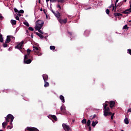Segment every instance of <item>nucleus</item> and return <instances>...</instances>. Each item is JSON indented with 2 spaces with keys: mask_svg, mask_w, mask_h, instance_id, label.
<instances>
[{
  "mask_svg": "<svg viewBox=\"0 0 131 131\" xmlns=\"http://www.w3.org/2000/svg\"><path fill=\"white\" fill-rule=\"evenodd\" d=\"M29 57L30 56H27V55H25L24 59V64H30V63L32 62V60H31V59H32V57H31V58Z\"/></svg>",
  "mask_w": 131,
  "mask_h": 131,
  "instance_id": "nucleus-1",
  "label": "nucleus"
},
{
  "mask_svg": "<svg viewBox=\"0 0 131 131\" xmlns=\"http://www.w3.org/2000/svg\"><path fill=\"white\" fill-rule=\"evenodd\" d=\"M112 115V112H110V108L109 107L104 108V116L106 117Z\"/></svg>",
  "mask_w": 131,
  "mask_h": 131,
  "instance_id": "nucleus-2",
  "label": "nucleus"
},
{
  "mask_svg": "<svg viewBox=\"0 0 131 131\" xmlns=\"http://www.w3.org/2000/svg\"><path fill=\"white\" fill-rule=\"evenodd\" d=\"M43 21L41 20H38L36 21V26L35 27L42 28L43 26Z\"/></svg>",
  "mask_w": 131,
  "mask_h": 131,
  "instance_id": "nucleus-3",
  "label": "nucleus"
},
{
  "mask_svg": "<svg viewBox=\"0 0 131 131\" xmlns=\"http://www.w3.org/2000/svg\"><path fill=\"white\" fill-rule=\"evenodd\" d=\"M24 43V41H21L19 44H18L16 46H15L16 49H18L22 52V48L23 47V44Z\"/></svg>",
  "mask_w": 131,
  "mask_h": 131,
  "instance_id": "nucleus-4",
  "label": "nucleus"
},
{
  "mask_svg": "<svg viewBox=\"0 0 131 131\" xmlns=\"http://www.w3.org/2000/svg\"><path fill=\"white\" fill-rule=\"evenodd\" d=\"M10 120H14V116H13L12 114H8L6 118V120L7 122H10Z\"/></svg>",
  "mask_w": 131,
  "mask_h": 131,
  "instance_id": "nucleus-5",
  "label": "nucleus"
},
{
  "mask_svg": "<svg viewBox=\"0 0 131 131\" xmlns=\"http://www.w3.org/2000/svg\"><path fill=\"white\" fill-rule=\"evenodd\" d=\"M34 51H35V55L37 56H41V53L38 51V48L36 47H33Z\"/></svg>",
  "mask_w": 131,
  "mask_h": 131,
  "instance_id": "nucleus-6",
  "label": "nucleus"
},
{
  "mask_svg": "<svg viewBox=\"0 0 131 131\" xmlns=\"http://www.w3.org/2000/svg\"><path fill=\"white\" fill-rule=\"evenodd\" d=\"M130 3V8L125 10V11H123L122 13V14H130L131 13V2H129Z\"/></svg>",
  "mask_w": 131,
  "mask_h": 131,
  "instance_id": "nucleus-7",
  "label": "nucleus"
},
{
  "mask_svg": "<svg viewBox=\"0 0 131 131\" xmlns=\"http://www.w3.org/2000/svg\"><path fill=\"white\" fill-rule=\"evenodd\" d=\"M62 127H63V129L66 131L70 130V127H69V126L67 125L65 123L62 124Z\"/></svg>",
  "mask_w": 131,
  "mask_h": 131,
  "instance_id": "nucleus-8",
  "label": "nucleus"
},
{
  "mask_svg": "<svg viewBox=\"0 0 131 131\" xmlns=\"http://www.w3.org/2000/svg\"><path fill=\"white\" fill-rule=\"evenodd\" d=\"M26 129L29 131H39L37 128L33 127H27Z\"/></svg>",
  "mask_w": 131,
  "mask_h": 131,
  "instance_id": "nucleus-9",
  "label": "nucleus"
},
{
  "mask_svg": "<svg viewBox=\"0 0 131 131\" xmlns=\"http://www.w3.org/2000/svg\"><path fill=\"white\" fill-rule=\"evenodd\" d=\"M54 15L55 17H56V18H57L58 21H59V19L61 18V13H60V12H59L58 11L54 13Z\"/></svg>",
  "mask_w": 131,
  "mask_h": 131,
  "instance_id": "nucleus-10",
  "label": "nucleus"
},
{
  "mask_svg": "<svg viewBox=\"0 0 131 131\" xmlns=\"http://www.w3.org/2000/svg\"><path fill=\"white\" fill-rule=\"evenodd\" d=\"M58 21L60 24H66L67 23V18H66L64 19H62V18L59 19Z\"/></svg>",
  "mask_w": 131,
  "mask_h": 131,
  "instance_id": "nucleus-11",
  "label": "nucleus"
},
{
  "mask_svg": "<svg viewBox=\"0 0 131 131\" xmlns=\"http://www.w3.org/2000/svg\"><path fill=\"white\" fill-rule=\"evenodd\" d=\"M108 104H110V107L112 109L114 106H115V101H111L110 102H108Z\"/></svg>",
  "mask_w": 131,
  "mask_h": 131,
  "instance_id": "nucleus-12",
  "label": "nucleus"
},
{
  "mask_svg": "<svg viewBox=\"0 0 131 131\" xmlns=\"http://www.w3.org/2000/svg\"><path fill=\"white\" fill-rule=\"evenodd\" d=\"M49 118H52V119L55 120V121H57L58 120V119H57V116H56V115H50L49 116Z\"/></svg>",
  "mask_w": 131,
  "mask_h": 131,
  "instance_id": "nucleus-13",
  "label": "nucleus"
},
{
  "mask_svg": "<svg viewBox=\"0 0 131 131\" xmlns=\"http://www.w3.org/2000/svg\"><path fill=\"white\" fill-rule=\"evenodd\" d=\"M42 77L44 81H47V80H48L49 78V76H48V75L45 74L42 75Z\"/></svg>",
  "mask_w": 131,
  "mask_h": 131,
  "instance_id": "nucleus-14",
  "label": "nucleus"
},
{
  "mask_svg": "<svg viewBox=\"0 0 131 131\" xmlns=\"http://www.w3.org/2000/svg\"><path fill=\"white\" fill-rule=\"evenodd\" d=\"M5 42H6V43H9V42H11V36H7V39Z\"/></svg>",
  "mask_w": 131,
  "mask_h": 131,
  "instance_id": "nucleus-15",
  "label": "nucleus"
},
{
  "mask_svg": "<svg viewBox=\"0 0 131 131\" xmlns=\"http://www.w3.org/2000/svg\"><path fill=\"white\" fill-rule=\"evenodd\" d=\"M42 28H40V27H35V29H36V30H38V32H39V33H41V34H43V33L42 31H41V30H40V29Z\"/></svg>",
  "mask_w": 131,
  "mask_h": 131,
  "instance_id": "nucleus-16",
  "label": "nucleus"
},
{
  "mask_svg": "<svg viewBox=\"0 0 131 131\" xmlns=\"http://www.w3.org/2000/svg\"><path fill=\"white\" fill-rule=\"evenodd\" d=\"M59 99L61 100L62 103H65V98L64 96H63V95H60L59 96Z\"/></svg>",
  "mask_w": 131,
  "mask_h": 131,
  "instance_id": "nucleus-17",
  "label": "nucleus"
},
{
  "mask_svg": "<svg viewBox=\"0 0 131 131\" xmlns=\"http://www.w3.org/2000/svg\"><path fill=\"white\" fill-rule=\"evenodd\" d=\"M35 33H36V35H38L39 37H40L41 39L43 38V35H42L41 34H40L38 32H35Z\"/></svg>",
  "mask_w": 131,
  "mask_h": 131,
  "instance_id": "nucleus-18",
  "label": "nucleus"
},
{
  "mask_svg": "<svg viewBox=\"0 0 131 131\" xmlns=\"http://www.w3.org/2000/svg\"><path fill=\"white\" fill-rule=\"evenodd\" d=\"M27 52V54L25 55V56H27V57H30V53H31V50L30 49H28Z\"/></svg>",
  "mask_w": 131,
  "mask_h": 131,
  "instance_id": "nucleus-19",
  "label": "nucleus"
},
{
  "mask_svg": "<svg viewBox=\"0 0 131 131\" xmlns=\"http://www.w3.org/2000/svg\"><path fill=\"white\" fill-rule=\"evenodd\" d=\"M114 15L115 16V17H118V18H119V16H122V14H121V13H114Z\"/></svg>",
  "mask_w": 131,
  "mask_h": 131,
  "instance_id": "nucleus-20",
  "label": "nucleus"
},
{
  "mask_svg": "<svg viewBox=\"0 0 131 131\" xmlns=\"http://www.w3.org/2000/svg\"><path fill=\"white\" fill-rule=\"evenodd\" d=\"M11 23L12 25H16V24H17V21L13 20V19H11Z\"/></svg>",
  "mask_w": 131,
  "mask_h": 131,
  "instance_id": "nucleus-21",
  "label": "nucleus"
},
{
  "mask_svg": "<svg viewBox=\"0 0 131 131\" xmlns=\"http://www.w3.org/2000/svg\"><path fill=\"white\" fill-rule=\"evenodd\" d=\"M8 122L6 121V122H3L2 123V126H3V128H6V126H7V125H8Z\"/></svg>",
  "mask_w": 131,
  "mask_h": 131,
  "instance_id": "nucleus-22",
  "label": "nucleus"
},
{
  "mask_svg": "<svg viewBox=\"0 0 131 131\" xmlns=\"http://www.w3.org/2000/svg\"><path fill=\"white\" fill-rule=\"evenodd\" d=\"M45 81V84H44L45 88H48V86H50V83H49V82H47V81Z\"/></svg>",
  "mask_w": 131,
  "mask_h": 131,
  "instance_id": "nucleus-23",
  "label": "nucleus"
},
{
  "mask_svg": "<svg viewBox=\"0 0 131 131\" xmlns=\"http://www.w3.org/2000/svg\"><path fill=\"white\" fill-rule=\"evenodd\" d=\"M60 111H61L62 113H65L66 112V109H65V108L63 107L62 106H61Z\"/></svg>",
  "mask_w": 131,
  "mask_h": 131,
  "instance_id": "nucleus-24",
  "label": "nucleus"
},
{
  "mask_svg": "<svg viewBox=\"0 0 131 131\" xmlns=\"http://www.w3.org/2000/svg\"><path fill=\"white\" fill-rule=\"evenodd\" d=\"M4 42V38H3V35L2 34H0V42Z\"/></svg>",
  "mask_w": 131,
  "mask_h": 131,
  "instance_id": "nucleus-25",
  "label": "nucleus"
},
{
  "mask_svg": "<svg viewBox=\"0 0 131 131\" xmlns=\"http://www.w3.org/2000/svg\"><path fill=\"white\" fill-rule=\"evenodd\" d=\"M124 122L125 124H128V123H129V122L128 121V119H127V118H126L124 119Z\"/></svg>",
  "mask_w": 131,
  "mask_h": 131,
  "instance_id": "nucleus-26",
  "label": "nucleus"
},
{
  "mask_svg": "<svg viewBox=\"0 0 131 131\" xmlns=\"http://www.w3.org/2000/svg\"><path fill=\"white\" fill-rule=\"evenodd\" d=\"M86 123L87 126H91V120H88Z\"/></svg>",
  "mask_w": 131,
  "mask_h": 131,
  "instance_id": "nucleus-27",
  "label": "nucleus"
},
{
  "mask_svg": "<svg viewBox=\"0 0 131 131\" xmlns=\"http://www.w3.org/2000/svg\"><path fill=\"white\" fill-rule=\"evenodd\" d=\"M81 122L83 124H85L86 123V119H83L82 121Z\"/></svg>",
  "mask_w": 131,
  "mask_h": 131,
  "instance_id": "nucleus-28",
  "label": "nucleus"
},
{
  "mask_svg": "<svg viewBox=\"0 0 131 131\" xmlns=\"http://www.w3.org/2000/svg\"><path fill=\"white\" fill-rule=\"evenodd\" d=\"M24 24L27 26V27H29V24L27 21L24 22Z\"/></svg>",
  "mask_w": 131,
  "mask_h": 131,
  "instance_id": "nucleus-29",
  "label": "nucleus"
},
{
  "mask_svg": "<svg viewBox=\"0 0 131 131\" xmlns=\"http://www.w3.org/2000/svg\"><path fill=\"white\" fill-rule=\"evenodd\" d=\"M57 8H58V11H61V10H62V8L61 7V6H60V5L58 4L57 5Z\"/></svg>",
  "mask_w": 131,
  "mask_h": 131,
  "instance_id": "nucleus-30",
  "label": "nucleus"
},
{
  "mask_svg": "<svg viewBox=\"0 0 131 131\" xmlns=\"http://www.w3.org/2000/svg\"><path fill=\"white\" fill-rule=\"evenodd\" d=\"M50 50H55L56 49V47L54 46H51L50 47Z\"/></svg>",
  "mask_w": 131,
  "mask_h": 131,
  "instance_id": "nucleus-31",
  "label": "nucleus"
},
{
  "mask_svg": "<svg viewBox=\"0 0 131 131\" xmlns=\"http://www.w3.org/2000/svg\"><path fill=\"white\" fill-rule=\"evenodd\" d=\"M96 123L95 121H93L92 122V126L93 127H95V126H96Z\"/></svg>",
  "mask_w": 131,
  "mask_h": 131,
  "instance_id": "nucleus-32",
  "label": "nucleus"
},
{
  "mask_svg": "<svg viewBox=\"0 0 131 131\" xmlns=\"http://www.w3.org/2000/svg\"><path fill=\"white\" fill-rule=\"evenodd\" d=\"M58 3H61V4H63V3H65V0H57Z\"/></svg>",
  "mask_w": 131,
  "mask_h": 131,
  "instance_id": "nucleus-33",
  "label": "nucleus"
},
{
  "mask_svg": "<svg viewBox=\"0 0 131 131\" xmlns=\"http://www.w3.org/2000/svg\"><path fill=\"white\" fill-rule=\"evenodd\" d=\"M123 29H128V27H127V25H125L123 27Z\"/></svg>",
  "mask_w": 131,
  "mask_h": 131,
  "instance_id": "nucleus-34",
  "label": "nucleus"
},
{
  "mask_svg": "<svg viewBox=\"0 0 131 131\" xmlns=\"http://www.w3.org/2000/svg\"><path fill=\"white\" fill-rule=\"evenodd\" d=\"M29 30H30V31H34V29H33V28H32V27H29Z\"/></svg>",
  "mask_w": 131,
  "mask_h": 131,
  "instance_id": "nucleus-35",
  "label": "nucleus"
},
{
  "mask_svg": "<svg viewBox=\"0 0 131 131\" xmlns=\"http://www.w3.org/2000/svg\"><path fill=\"white\" fill-rule=\"evenodd\" d=\"M7 129H11V128H13V126L8 125L7 127Z\"/></svg>",
  "mask_w": 131,
  "mask_h": 131,
  "instance_id": "nucleus-36",
  "label": "nucleus"
},
{
  "mask_svg": "<svg viewBox=\"0 0 131 131\" xmlns=\"http://www.w3.org/2000/svg\"><path fill=\"white\" fill-rule=\"evenodd\" d=\"M111 8H113V10H114V4H112L110 6H109L110 9H111Z\"/></svg>",
  "mask_w": 131,
  "mask_h": 131,
  "instance_id": "nucleus-37",
  "label": "nucleus"
},
{
  "mask_svg": "<svg viewBox=\"0 0 131 131\" xmlns=\"http://www.w3.org/2000/svg\"><path fill=\"white\" fill-rule=\"evenodd\" d=\"M18 13H20V14H24V10H20V11H18Z\"/></svg>",
  "mask_w": 131,
  "mask_h": 131,
  "instance_id": "nucleus-38",
  "label": "nucleus"
},
{
  "mask_svg": "<svg viewBox=\"0 0 131 131\" xmlns=\"http://www.w3.org/2000/svg\"><path fill=\"white\" fill-rule=\"evenodd\" d=\"M114 115H115V113H112V115H111V119L112 120H113V117H114Z\"/></svg>",
  "mask_w": 131,
  "mask_h": 131,
  "instance_id": "nucleus-39",
  "label": "nucleus"
},
{
  "mask_svg": "<svg viewBox=\"0 0 131 131\" xmlns=\"http://www.w3.org/2000/svg\"><path fill=\"white\" fill-rule=\"evenodd\" d=\"M127 53H128V54H129V55H131V49H127Z\"/></svg>",
  "mask_w": 131,
  "mask_h": 131,
  "instance_id": "nucleus-40",
  "label": "nucleus"
},
{
  "mask_svg": "<svg viewBox=\"0 0 131 131\" xmlns=\"http://www.w3.org/2000/svg\"><path fill=\"white\" fill-rule=\"evenodd\" d=\"M14 11L15 13H19V10L17 9L16 8H14Z\"/></svg>",
  "mask_w": 131,
  "mask_h": 131,
  "instance_id": "nucleus-41",
  "label": "nucleus"
},
{
  "mask_svg": "<svg viewBox=\"0 0 131 131\" xmlns=\"http://www.w3.org/2000/svg\"><path fill=\"white\" fill-rule=\"evenodd\" d=\"M122 5H123V2H120V3L118 4V6L119 7H121V6H122Z\"/></svg>",
  "mask_w": 131,
  "mask_h": 131,
  "instance_id": "nucleus-42",
  "label": "nucleus"
},
{
  "mask_svg": "<svg viewBox=\"0 0 131 131\" xmlns=\"http://www.w3.org/2000/svg\"><path fill=\"white\" fill-rule=\"evenodd\" d=\"M106 13L107 15H109V13H110V10H109V9H106Z\"/></svg>",
  "mask_w": 131,
  "mask_h": 131,
  "instance_id": "nucleus-43",
  "label": "nucleus"
},
{
  "mask_svg": "<svg viewBox=\"0 0 131 131\" xmlns=\"http://www.w3.org/2000/svg\"><path fill=\"white\" fill-rule=\"evenodd\" d=\"M14 120H13V119H12V120H10V124L11 126H13V121Z\"/></svg>",
  "mask_w": 131,
  "mask_h": 131,
  "instance_id": "nucleus-44",
  "label": "nucleus"
},
{
  "mask_svg": "<svg viewBox=\"0 0 131 131\" xmlns=\"http://www.w3.org/2000/svg\"><path fill=\"white\" fill-rule=\"evenodd\" d=\"M7 43H6L5 42V43L3 44L4 48H7V47H8V45Z\"/></svg>",
  "mask_w": 131,
  "mask_h": 131,
  "instance_id": "nucleus-45",
  "label": "nucleus"
},
{
  "mask_svg": "<svg viewBox=\"0 0 131 131\" xmlns=\"http://www.w3.org/2000/svg\"><path fill=\"white\" fill-rule=\"evenodd\" d=\"M15 19H16V20H17L18 21H19L20 20V18H19V16L18 15L15 16Z\"/></svg>",
  "mask_w": 131,
  "mask_h": 131,
  "instance_id": "nucleus-46",
  "label": "nucleus"
},
{
  "mask_svg": "<svg viewBox=\"0 0 131 131\" xmlns=\"http://www.w3.org/2000/svg\"><path fill=\"white\" fill-rule=\"evenodd\" d=\"M119 1V0H116V2H115V7H116V8H117V6H116V5H117V3H118Z\"/></svg>",
  "mask_w": 131,
  "mask_h": 131,
  "instance_id": "nucleus-47",
  "label": "nucleus"
},
{
  "mask_svg": "<svg viewBox=\"0 0 131 131\" xmlns=\"http://www.w3.org/2000/svg\"><path fill=\"white\" fill-rule=\"evenodd\" d=\"M50 2L51 3H56V2H57V0H50Z\"/></svg>",
  "mask_w": 131,
  "mask_h": 131,
  "instance_id": "nucleus-48",
  "label": "nucleus"
},
{
  "mask_svg": "<svg viewBox=\"0 0 131 131\" xmlns=\"http://www.w3.org/2000/svg\"><path fill=\"white\" fill-rule=\"evenodd\" d=\"M108 104H105V105H104V108H107L108 107Z\"/></svg>",
  "mask_w": 131,
  "mask_h": 131,
  "instance_id": "nucleus-49",
  "label": "nucleus"
},
{
  "mask_svg": "<svg viewBox=\"0 0 131 131\" xmlns=\"http://www.w3.org/2000/svg\"><path fill=\"white\" fill-rule=\"evenodd\" d=\"M96 117H97V115H94L92 119H94V118H96Z\"/></svg>",
  "mask_w": 131,
  "mask_h": 131,
  "instance_id": "nucleus-50",
  "label": "nucleus"
},
{
  "mask_svg": "<svg viewBox=\"0 0 131 131\" xmlns=\"http://www.w3.org/2000/svg\"><path fill=\"white\" fill-rule=\"evenodd\" d=\"M88 127H89V130L90 131L92 130V128L91 127V126H88Z\"/></svg>",
  "mask_w": 131,
  "mask_h": 131,
  "instance_id": "nucleus-51",
  "label": "nucleus"
},
{
  "mask_svg": "<svg viewBox=\"0 0 131 131\" xmlns=\"http://www.w3.org/2000/svg\"><path fill=\"white\" fill-rule=\"evenodd\" d=\"M68 34H69L70 35H72V32H68Z\"/></svg>",
  "mask_w": 131,
  "mask_h": 131,
  "instance_id": "nucleus-52",
  "label": "nucleus"
},
{
  "mask_svg": "<svg viewBox=\"0 0 131 131\" xmlns=\"http://www.w3.org/2000/svg\"><path fill=\"white\" fill-rule=\"evenodd\" d=\"M127 112H131V108H128Z\"/></svg>",
  "mask_w": 131,
  "mask_h": 131,
  "instance_id": "nucleus-53",
  "label": "nucleus"
},
{
  "mask_svg": "<svg viewBox=\"0 0 131 131\" xmlns=\"http://www.w3.org/2000/svg\"><path fill=\"white\" fill-rule=\"evenodd\" d=\"M51 12L54 14V15L55 13H56V12H54V10H53V9H51Z\"/></svg>",
  "mask_w": 131,
  "mask_h": 131,
  "instance_id": "nucleus-54",
  "label": "nucleus"
},
{
  "mask_svg": "<svg viewBox=\"0 0 131 131\" xmlns=\"http://www.w3.org/2000/svg\"><path fill=\"white\" fill-rule=\"evenodd\" d=\"M17 15L19 16V17H21V14L20 13L17 14Z\"/></svg>",
  "mask_w": 131,
  "mask_h": 131,
  "instance_id": "nucleus-55",
  "label": "nucleus"
},
{
  "mask_svg": "<svg viewBox=\"0 0 131 131\" xmlns=\"http://www.w3.org/2000/svg\"><path fill=\"white\" fill-rule=\"evenodd\" d=\"M31 38H33V34H31Z\"/></svg>",
  "mask_w": 131,
  "mask_h": 131,
  "instance_id": "nucleus-56",
  "label": "nucleus"
},
{
  "mask_svg": "<svg viewBox=\"0 0 131 131\" xmlns=\"http://www.w3.org/2000/svg\"><path fill=\"white\" fill-rule=\"evenodd\" d=\"M98 122H99L98 121L95 122V123H96V124H98Z\"/></svg>",
  "mask_w": 131,
  "mask_h": 131,
  "instance_id": "nucleus-57",
  "label": "nucleus"
},
{
  "mask_svg": "<svg viewBox=\"0 0 131 131\" xmlns=\"http://www.w3.org/2000/svg\"><path fill=\"white\" fill-rule=\"evenodd\" d=\"M40 11L41 12H42V8H41V9H40Z\"/></svg>",
  "mask_w": 131,
  "mask_h": 131,
  "instance_id": "nucleus-58",
  "label": "nucleus"
},
{
  "mask_svg": "<svg viewBox=\"0 0 131 131\" xmlns=\"http://www.w3.org/2000/svg\"><path fill=\"white\" fill-rule=\"evenodd\" d=\"M48 2H50V0H46L47 3H48Z\"/></svg>",
  "mask_w": 131,
  "mask_h": 131,
  "instance_id": "nucleus-59",
  "label": "nucleus"
},
{
  "mask_svg": "<svg viewBox=\"0 0 131 131\" xmlns=\"http://www.w3.org/2000/svg\"><path fill=\"white\" fill-rule=\"evenodd\" d=\"M126 1H127V0H124V2L125 3H126Z\"/></svg>",
  "mask_w": 131,
  "mask_h": 131,
  "instance_id": "nucleus-60",
  "label": "nucleus"
},
{
  "mask_svg": "<svg viewBox=\"0 0 131 131\" xmlns=\"http://www.w3.org/2000/svg\"><path fill=\"white\" fill-rule=\"evenodd\" d=\"M2 17H3V16H2L0 15V19H1V18H2Z\"/></svg>",
  "mask_w": 131,
  "mask_h": 131,
  "instance_id": "nucleus-61",
  "label": "nucleus"
},
{
  "mask_svg": "<svg viewBox=\"0 0 131 131\" xmlns=\"http://www.w3.org/2000/svg\"><path fill=\"white\" fill-rule=\"evenodd\" d=\"M26 32H28V30H26Z\"/></svg>",
  "mask_w": 131,
  "mask_h": 131,
  "instance_id": "nucleus-62",
  "label": "nucleus"
},
{
  "mask_svg": "<svg viewBox=\"0 0 131 131\" xmlns=\"http://www.w3.org/2000/svg\"><path fill=\"white\" fill-rule=\"evenodd\" d=\"M0 131H3L2 129H1Z\"/></svg>",
  "mask_w": 131,
  "mask_h": 131,
  "instance_id": "nucleus-63",
  "label": "nucleus"
},
{
  "mask_svg": "<svg viewBox=\"0 0 131 131\" xmlns=\"http://www.w3.org/2000/svg\"><path fill=\"white\" fill-rule=\"evenodd\" d=\"M129 22H131V20H129Z\"/></svg>",
  "mask_w": 131,
  "mask_h": 131,
  "instance_id": "nucleus-64",
  "label": "nucleus"
}]
</instances>
